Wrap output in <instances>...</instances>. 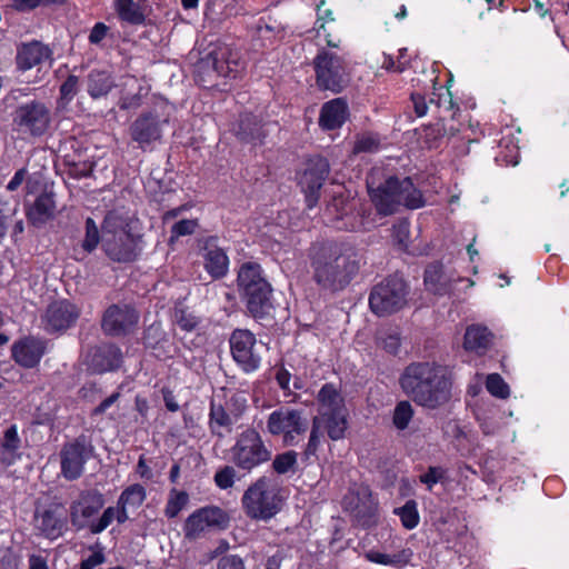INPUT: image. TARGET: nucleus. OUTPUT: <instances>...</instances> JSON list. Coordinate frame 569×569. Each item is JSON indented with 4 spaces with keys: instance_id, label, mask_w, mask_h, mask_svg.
<instances>
[{
    "instance_id": "nucleus-42",
    "label": "nucleus",
    "mask_w": 569,
    "mask_h": 569,
    "mask_svg": "<svg viewBox=\"0 0 569 569\" xmlns=\"http://www.w3.org/2000/svg\"><path fill=\"white\" fill-rule=\"evenodd\" d=\"M355 200H350L349 197H335L330 204L327 207V211L337 220L343 219L355 208Z\"/></svg>"
},
{
    "instance_id": "nucleus-21",
    "label": "nucleus",
    "mask_w": 569,
    "mask_h": 569,
    "mask_svg": "<svg viewBox=\"0 0 569 569\" xmlns=\"http://www.w3.org/2000/svg\"><path fill=\"white\" fill-rule=\"evenodd\" d=\"M138 322V313L129 306L110 307L102 320V328L106 333L120 336L128 333Z\"/></svg>"
},
{
    "instance_id": "nucleus-43",
    "label": "nucleus",
    "mask_w": 569,
    "mask_h": 569,
    "mask_svg": "<svg viewBox=\"0 0 569 569\" xmlns=\"http://www.w3.org/2000/svg\"><path fill=\"white\" fill-rule=\"evenodd\" d=\"M486 388L490 395L496 398L507 399L510 395V388L498 373L488 375L486 379Z\"/></svg>"
},
{
    "instance_id": "nucleus-34",
    "label": "nucleus",
    "mask_w": 569,
    "mask_h": 569,
    "mask_svg": "<svg viewBox=\"0 0 569 569\" xmlns=\"http://www.w3.org/2000/svg\"><path fill=\"white\" fill-rule=\"evenodd\" d=\"M37 528L49 539H57L63 532L64 521L52 510L43 511L37 519Z\"/></svg>"
},
{
    "instance_id": "nucleus-39",
    "label": "nucleus",
    "mask_w": 569,
    "mask_h": 569,
    "mask_svg": "<svg viewBox=\"0 0 569 569\" xmlns=\"http://www.w3.org/2000/svg\"><path fill=\"white\" fill-rule=\"evenodd\" d=\"M395 513L399 516L402 526L411 530L419 523L420 517L415 500H408L401 508L395 509Z\"/></svg>"
},
{
    "instance_id": "nucleus-59",
    "label": "nucleus",
    "mask_w": 569,
    "mask_h": 569,
    "mask_svg": "<svg viewBox=\"0 0 569 569\" xmlns=\"http://www.w3.org/2000/svg\"><path fill=\"white\" fill-rule=\"evenodd\" d=\"M42 4V0H12L11 7L17 11H29Z\"/></svg>"
},
{
    "instance_id": "nucleus-23",
    "label": "nucleus",
    "mask_w": 569,
    "mask_h": 569,
    "mask_svg": "<svg viewBox=\"0 0 569 569\" xmlns=\"http://www.w3.org/2000/svg\"><path fill=\"white\" fill-rule=\"evenodd\" d=\"M79 317L78 309L69 301H56L51 303L46 312V329L59 331L69 328Z\"/></svg>"
},
{
    "instance_id": "nucleus-64",
    "label": "nucleus",
    "mask_w": 569,
    "mask_h": 569,
    "mask_svg": "<svg viewBox=\"0 0 569 569\" xmlns=\"http://www.w3.org/2000/svg\"><path fill=\"white\" fill-rule=\"evenodd\" d=\"M400 347V340L397 336L391 335L383 340V348L390 352L396 353Z\"/></svg>"
},
{
    "instance_id": "nucleus-30",
    "label": "nucleus",
    "mask_w": 569,
    "mask_h": 569,
    "mask_svg": "<svg viewBox=\"0 0 569 569\" xmlns=\"http://www.w3.org/2000/svg\"><path fill=\"white\" fill-rule=\"evenodd\" d=\"M56 203L51 193L40 194L28 210V218L34 226H41L54 217Z\"/></svg>"
},
{
    "instance_id": "nucleus-53",
    "label": "nucleus",
    "mask_w": 569,
    "mask_h": 569,
    "mask_svg": "<svg viewBox=\"0 0 569 569\" xmlns=\"http://www.w3.org/2000/svg\"><path fill=\"white\" fill-rule=\"evenodd\" d=\"M78 78L74 76L68 77L60 88L61 98L70 101L77 93Z\"/></svg>"
},
{
    "instance_id": "nucleus-35",
    "label": "nucleus",
    "mask_w": 569,
    "mask_h": 569,
    "mask_svg": "<svg viewBox=\"0 0 569 569\" xmlns=\"http://www.w3.org/2000/svg\"><path fill=\"white\" fill-rule=\"evenodd\" d=\"M491 341V335L485 327L471 326L467 328L463 347L466 350L482 352Z\"/></svg>"
},
{
    "instance_id": "nucleus-18",
    "label": "nucleus",
    "mask_w": 569,
    "mask_h": 569,
    "mask_svg": "<svg viewBox=\"0 0 569 569\" xmlns=\"http://www.w3.org/2000/svg\"><path fill=\"white\" fill-rule=\"evenodd\" d=\"M227 522L224 511L218 507H204L191 513L184 523V535L189 539H196L207 530L221 527Z\"/></svg>"
},
{
    "instance_id": "nucleus-11",
    "label": "nucleus",
    "mask_w": 569,
    "mask_h": 569,
    "mask_svg": "<svg viewBox=\"0 0 569 569\" xmlns=\"http://www.w3.org/2000/svg\"><path fill=\"white\" fill-rule=\"evenodd\" d=\"M330 172L327 159L313 157L306 161L303 169L298 176V184L305 193L307 207L312 209L320 199V190Z\"/></svg>"
},
{
    "instance_id": "nucleus-33",
    "label": "nucleus",
    "mask_w": 569,
    "mask_h": 569,
    "mask_svg": "<svg viewBox=\"0 0 569 569\" xmlns=\"http://www.w3.org/2000/svg\"><path fill=\"white\" fill-rule=\"evenodd\" d=\"M20 445L21 440L18 435V428L16 425H12L4 431L1 440V462L7 466L12 465L18 457L17 451Z\"/></svg>"
},
{
    "instance_id": "nucleus-41",
    "label": "nucleus",
    "mask_w": 569,
    "mask_h": 569,
    "mask_svg": "<svg viewBox=\"0 0 569 569\" xmlns=\"http://www.w3.org/2000/svg\"><path fill=\"white\" fill-rule=\"evenodd\" d=\"M189 497L187 492L172 489L164 508V513L169 518H174L187 506Z\"/></svg>"
},
{
    "instance_id": "nucleus-51",
    "label": "nucleus",
    "mask_w": 569,
    "mask_h": 569,
    "mask_svg": "<svg viewBox=\"0 0 569 569\" xmlns=\"http://www.w3.org/2000/svg\"><path fill=\"white\" fill-rule=\"evenodd\" d=\"M86 229H87V233H86V239L83 241V248L87 251H91L97 247V244L99 242L98 227L91 218L87 219Z\"/></svg>"
},
{
    "instance_id": "nucleus-19",
    "label": "nucleus",
    "mask_w": 569,
    "mask_h": 569,
    "mask_svg": "<svg viewBox=\"0 0 569 569\" xmlns=\"http://www.w3.org/2000/svg\"><path fill=\"white\" fill-rule=\"evenodd\" d=\"M462 278L451 267L432 263L425 271V286L427 291L437 295H450L455 284Z\"/></svg>"
},
{
    "instance_id": "nucleus-20",
    "label": "nucleus",
    "mask_w": 569,
    "mask_h": 569,
    "mask_svg": "<svg viewBox=\"0 0 569 569\" xmlns=\"http://www.w3.org/2000/svg\"><path fill=\"white\" fill-rule=\"evenodd\" d=\"M47 352V341L37 337H24L12 345V359L23 368L36 367Z\"/></svg>"
},
{
    "instance_id": "nucleus-38",
    "label": "nucleus",
    "mask_w": 569,
    "mask_h": 569,
    "mask_svg": "<svg viewBox=\"0 0 569 569\" xmlns=\"http://www.w3.org/2000/svg\"><path fill=\"white\" fill-rule=\"evenodd\" d=\"M94 370L99 372L113 370L119 367L121 361V352L118 348L110 346L96 355Z\"/></svg>"
},
{
    "instance_id": "nucleus-46",
    "label": "nucleus",
    "mask_w": 569,
    "mask_h": 569,
    "mask_svg": "<svg viewBox=\"0 0 569 569\" xmlns=\"http://www.w3.org/2000/svg\"><path fill=\"white\" fill-rule=\"evenodd\" d=\"M365 558L370 562L383 566H398L399 563L406 565L409 561V556L400 559L399 556H391L375 550L366 552Z\"/></svg>"
},
{
    "instance_id": "nucleus-48",
    "label": "nucleus",
    "mask_w": 569,
    "mask_h": 569,
    "mask_svg": "<svg viewBox=\"0 0 569 569\" xmlns=\"http://www.w3.org/2000/svg\"><path fill=\"white\" fill-rule=\"evenodd\" d=\"M379 148V140L372 134L360 136L353 146V153L375 152Z\"/></svg>"
},
{
    "instance_id": "nucleus-60",
    "label": "nucleus",
    "mask_w": 569,
    "mask_h": 569,
    "mask_svg": "<svg viewBox=\"0 0 569 569\" xmlns=\"http://www.w3.org/2000/svg\"><path fill=\"white\" fill-rule=\"evenodd\" d=\"M27 173H28V171L26 168L19 169L14 173L12 179L8 182L7 189L9 191H16L22 184V182L26 180Z\"/></svg>"
},
{
    "instance_id": "nucleus-5",
    "label": "nucleus",
    "mask_w": 569,
    "mask_h": 569,
    "mask_svg": "<svg viewBox=\"0 0 569 569\" xmlns=\"http://www.w3.org/2000/svg\"><path fill=\"white\" fill-rule=\"evenodd\" d=\"M241 503L249 518L266 521L280 511L282 500L273 481L263 476L247 488Z\"/></svg>"
},
{
    "instance_id": "nucleus-54",
    "label": "nucleus",
    "mask_w": 569,
    "mask_h": 569,
    "mask_svg": "<svg viewBox=\"0 0 569 569\" xmlns=\"http://www.w3.org/2000/svg\"><path fill=\"white\" fill-rule=\"evenodd\" d=\"M109 27L103 22H98L93 26L89 34V42L91 44H99L108 34Z\"/></svg>"
},
{
    "instance_id": "nucleus-40",
    "label": "nucleus",
    "mask_w": 569,
    "mask_h": 569,
    "mask_svg": "<svg viewBox=\"0 0 569 569\" xmlns=\"http://www.w3.org/2000/svg\"><path fill=\"white\" fill-rule=\"evenodd\" d=\"M415 410L411 403L407 400L400 401L393 410V425L398 430H405L408 428Z\"/></svg>"
},
{
    "instance_id": "nucleus-62",
    "label": "nucleus",
    "mask_w": 569,
    "mask_h": 569,
    "mask_svg": "<svg viewBox=\"0 0 569 569\" xmlns=\"http://www.w3.org/2000/svg\"><path fill=\"white\" fill-rule=\"evenodd\" d=\"M291 375L286 369H280L276 373V380L281 389L287 390L289 389Z\"/></svg>"
},
{
    "instance_id": "nucleus-47",
    "label": "nucleus",
    "mask_w": 569,
    "mask_h": 569,
    "mask_svg": "<svg viewBox=\"0 0 569 569\" xmlns=\"http://www.w3.org/2000/svg\"><path fill=\"white\" fill-rule=\"evenodd\" d=\"M197 227L198 221L196 219H182L176 222L171 228L170 243L179 237L192 234Z\"/></svg>"
},
{
    "instance_id": "nucleus-44",
    "label": "nucleus",
    "mask_w": 569,
    "mask_h": 569,
    "mask_svg": "<svg viewBox=\"0 0 569 569\" xmlns=\"http://www.w3.org/2000/svg\"><path fill=\"white\" fill-rule=\"evenodd\" d=\"M232 425L230 416L226 412L221 405L211 403L210 408V426L212 431L219 428H228Z\"/></svg>"
},
{
    "instance_id": "nucleus-57",
    "label": "nucleus",
    "mask_w": 569,
    "mask_h": 569,
    "mask_svg": "<svg viewBox=\"0 0 569 569\" xmlns=\"http://www.w3.org/2000/svg\"><path fill=\"white\" fill-rule=\"evenodd\" d=\"M104 562V555L101 550L93 551L87 559L80 563V569H94Z\"/></svg>"
},
{
    "instance_id": "nucleus-12",
    "label": "nucleus",
    "mask_w": 569,
    "mask_h": 569,
    "mask_svg": "<svg viewBox=\"0 0 569 569\" xmlns=\"http://www.w3.org/2000/svg\"><path fill=\"white\" fill-rule=\"evenodd\" d=\"M230 348L234 361L246 371L257 370L261 362L260 349L254 335L246 329H237L230 337Z\"/></svg>"
},
{
    "instance_id": "nucleus-9",
    "label": "nucleus",
    "mask_w": 569,
    "mask_h": 569,
    "mask_svg": "<svg viewBox=\"0 0 569 569\" xmlns=\"http://www.w3.org/2000/svg\"><path fill=\"white\" fill-rule=\"evenodd\" d=\"M308 429V420L302 412L282 407L272 411L267 420V430L272 436H282L284 445L292 446Z\"/></svg>"
},
{
    "instance_id": "nucleus-37",
    "label": "nucleus",
    "mask_w": 569,
    "mask_h": 569,
    "mask_svg": "<svg viewBox=\"0 0 569 569\" xmlns=\"http://www.w3.org/2000/svg\"><path fill=\"white\" fill-rule=\"evenodd\" d=\"M113 81L104 71H92L88 77V92L93 98H100L111 90Z\"/></svg>"
},
{
    "instance_id": "nucleus-13",
    "label": "nucleus",
    "mask_w": 569,
    "mask_h": 569,
    "mask_svg": "<svg viewBox=\"0 0 569 569\" xmlns=\"http://www.w3.org/2000/svg\"><path fill=\"white\" fill-rule=\"evenodd\" d=\"M317 83L321 89L339 92L347 82L342 59L335 53L321 51L315 59Z\"/></svg>"
},
{
    "instance_id": "nucleus-17",
    "label": "nucleus",
    "mask_w": 569,
    "mask_h": 569,
    "mask_svg": "<svg viewBox=\"0 0 569 569\" xmlns=\"http://www.w3.org/2000/svg\"><path fill=\"white\" fill-rule=\"evenodd\" d=\"M169 122L168 116L148 112L138 117L130 127L131 138L140 147L158 141L162 137L163 127Z\"/></svg>"
},
{
    "instance_id": "nucleus-22",
    "label": "nucleus",
    "mask_w": 569,
    "mask_h": 569,
    "mask_svg": "<svg viewBox=\"0 0 569 569\" xmlns=\"http://www.w3.org/2000/svg\"><path fill=\"white\" fill-rule=\"evenodd\" d=\"M90 452L80 442L66 445L61 450V472L68 480H74L82 475L86 461Z\"/></svg>"
},
{
    "instance_id": "nucleus-3",
    "label": "nucleus",
    "mask_w": 569,
    "mask_h": 569,
    "mask_svg": "<svg viewBox=\"0 0 569 569\" xmlns=\"http://www.w3.org/2000/svg\"><path fill=\"white\" fill-rule=\"evenodd\" d=\"M370 199L379 214L389 216L398 211L401 206L418 209L425 204L422 193L415 188L410 178L399 179L388 177L382 183L375 187V174L367 180Z\"/></svg>"
},
{
    "instance_id": "nucleus-7",
    "label": "nucleus",
    "mask_w": 569,
    "mask_h": 569,
    "mask_svg": "<svg viewBox=\"0 0 569 569\" xmlns=\"http://www.w3.org/2000/svg\"><path fill=\"white\" fill-rule=\"evenodd\" d=\"M231 462L239 469L251 471L271 459V449L253 428L246 429L236 438L229 450Z\"/></svg>"
},
{
    "instance_id": "nucleus-61",
    "label": "nucleus",
    "mask_w": 569,
    "mask_h": 569,
    "mask_svg": "<svg viewBox=\"0 0 569 569\" xmlns=\"http://www.w3.org/2000/svg\"><path fill=\"white\" fill-rule=\"evenodd\" d=\"M412 102L415 106V111L418 117H423L427 113V104L425 98L420 94H412Z\"/></svg>"
},
{
    "instance_id": "nucleus-6",
    "label": "nucleus",
    "mask_w": 569,
    "mask_h": 569,
    "mask_svg": "<svg viewBox=\"0 0 569 569\" xmlns=\"http://www.w3.org/2000/svg\"><path fill=\"white\" fill-rule=\"evenodd\" d=\"M243 70V62L237 50L224 43L210 44L198 63V72L203 82L214 78L233 79Z\"/></svg>"
},
{
    "instance_id": "nucleus-50",
    "label": "nucleus",
    "mask_w": 569,
    "mask_h": 569,
    "mask_svg": "<svg viewBox=\"0 0 569 569\" xmlns=\"http://www.w3.org/2000/svg\"><path fill=\"white\" fill-rule=\"evenodd\" d=\"M174 319L177 326L187 332L194 330L198 326L197 317L186 310H176Z\"/></svg>"
},
{
    "instance_id": "nucleus-24",
    "label": "nucleus",
    "mask_w": 569,
    "mask_h": 569,
    "mask_svg": "<svg viewBox=\"0 0 569 569\" xmlns=\"http://www.w3.org/2000/svg\"><path fill=\"white\" fill-rule=\"evenodd\" d=\"M50 48L39 41L22 43L17 49L16 63L21 71L30 70L51 59Z\"/></svg>"
},
{
    "instance_id": "nucleus-28",
    "label": "nucleus",
    "mask_w": 569,
    "mask_h": 569,
    "mask_svg": "<svg viewBox=\"0 0 569 569\" xmlns=\"http://www.w3.org/2000/svg\"><path fill=\"white\" fill-rule=\"evenodd\" d=\"M323 4L325 0H321L317 6L318 19L315 23L316 37L318 39H323L327 46L337 48L339 46L340 39L336 32V20L330 9H326L323 11L321 10Z\"/></svg>"
},
{
    "instance_id": "nucleus-58",
    "label": "nucleus",
    "mask_w": 569,
    "mask_h": 569,
    "mask_svg": "<svg viewBox=\"0 0 569 569\" xmlns=\"http://www.w3.org/2000/svg\"><path fill=\"white\" fill-rule=\"evenodd\" d=\"M409 238V224L407 222H400L393 227V239L400 246H407Z\"/></svg>"
},
{
    "instance_id": "nucleus-45",
    "label": "nucleus",
    "mask_w": 569,
    "mask_h": 569,
    "mask_svg": "<svg viewBox=\"0 0 569 569\" xmlns=\"http://www.w3.org/2000/svg\"><path fill=\"white\" fill-rule=\"evenodd\" d=\"M297 456L295 451H286L277 455L272 461L273 470L279 475L289 472L297 463Z\"/></svg>"
},
{
    "instance_id": "nucleus-52",
    "label": "nucleus",
    "mask_w": 569,
    "mask_h": 569,
    "mask_svg": "<svg viewBox=\"0 0 569 569\" xmlns=\"http://www.w3.org/2000/svg\"><path fill=\"white\" fill-rule=\"evenodd\" d=\"M320 429H321V427L319 425V419L315 418L313 423H312V429L310 432V438H309V441H308V445L306 448L307 455L316 453L318 446L320 443V436H321Z\"/></svg>"
},
{
    "instance_id": "nucleus-16",
    "label": "nucleus",
    "mask_w": 569,
    "mask_h": 569,
    "mask_svg": "<svg viewBox=\"0 0 569 569\" xmlns=\"http://www.w3.org/2000/svg\"><path fill=\"white\" fill-rule=\"evenodd\" d=\"M345 506L362 526H372L377 521L378 502L369 487L359 486L345 498Z\"/></svg>"
},
{
    "instance_id": "nucleus-26",
    "label": "nucleus",
    "mask_w": 569,
    "mask_h": 569,
    "mask_svg": "<svg viewBox=\"0 0 569 569\" xmlns=\"http://www.w3.org/2000/svg\"><path fill=\"white\" fill-rule=\"evenodd\" d=\"M348 104L342 98H336L326 102L320 111L319 126L323 130L340 128L348 119Z\"/></svg>"
},
{
    "instance_id": "nucleus-2",
    "label": "nucleus",
    "mask_w": 569,
    "mask_h": 569,
    "mask_svg": "<svg viewBox=\"0 0 569 569\" xmlns=\"http://www.w3.org/2000/svg\"><path fill=\"white\" fill-rule=\"evenodd\" d=\"M402 391L418 406L436 409L451 397V379L448 369L435 362L409 365L400 380Z\"/></svg>"
},
{
    "instance_id": "nucleus-29",
    "label": "nucleus",
    "mask_w": 569,
    "mask_h": 569,
    "mask_svg": "<svg viewBox=\"0 0 569 569\" xmlns=\"http://www.w3.org/2000/svg\"><path fill=\"white\" fill-rule=\"evenodd\" d=\"M270 286L269 282L262 276V269L260 264L256 262L243 263L238 272V287L239 291H248L251 289Z\"/></svg>"
},
{
    "instance_id": "nucleus-14",
    "label": "nucleus",
    "mask_w": 569,
    "mask_h": 569,
    "mask_svg": "<svg viewBox=\"0 0 569 569\" xmlns=\"http://www.w3.org/2000/svg\"><path fill=\"white\" fill-rule=\"evenodd\" d=\"M13 122L22 133L40 136L49 126L50 113L44 104L29 102L16 110Z\"/></svg>"
},
{
    "instance_id": "nucleus-32",
    "label": "nucleus",
    "mask_w": 569,
    "mask_h": 569,
    "mask_svg": "<svg viewBox=\"0 0 569 569\" xmlns=\"http://www.w3.org/2000/svg\"><path fill=\"white\" fill-rule=\"evenodd\" d=\"M114 10L120 20L131 24H141L146 19L143 8L134 0H113Z\"/></svg>"
},
{
    "instance_id": "nucleus-31",
    "label": "nucleus",
    "mask_w": 569,
    "mask_h": 569,
    "mask_svg": "<svg viewBox=\"0 0 569 569\" xmlns=\"http://www.w3.org/2000/svg\"><path fill=\"white\" fill-rule=\"evenodd\" d=\"M318 401L319 416L345 410L343 399L336 387L331 383H327L320 389L318 393Z\"/></svg>"
},
{
    "instance_id": "nucleus-49",
    "label": "nucleus",
    "mask_w": 569,
    "mask_h": 569,
    "mask_svg": "<svg viewBox=\"0 0 569 569\" xmlns=\"http://www.w3.org/2000/svg\"><path fill=\"white\" fill-rule=\"evenodd\" d=\"M236 470L233 467L224 466L214 475V482L220 489H229L234 483Z\"/></svg>"
},
{
    "instance_id": "nucleus-1",
    "label": "nucleus",
    "mask_w": 569,
    "mask_h": 569,
    "mask_svg": "<svg viewBox=\"0 0 569 569\" xmlns=\"http://www.w3.org/2000/svg\"><path fill=\"white\" fill-rule=\"evenodd\" d=\"M315 282L323 289L345 288L359 270V259L352 248L333 242H316L308 250Z\"/></svg>"
},
{
    "instance_id": "nucleus-56",
    "label": "nucleus",
    "mask_w": 569,
    "mask_h": 569,
    "mask_svg": "<svg viewBox=\"0 0 569 569\" xmlns=\"http://www.w3.org/2000/svg\"><path fill=\"white\" fill-rule=\"evenodd\" d=\"M217 569H244V563L240 557L230 555L219 560Z\"/></svg>"
},
{
    "instance_id": "nucleus-25",
    "label": "nucleus",
    "mask_w": 569,
    "mask_h": 569,
    "mask_svg": "<svg viewBox=\"0 0 569 569\" xmlns=\"http://www.w3.org/2000/svg\"><path fill=\"white\" fill-rule=\"evenodd\" d=\"M202 258L203 267L212 278L219 279L227 274L229 268L228 256L217 246L214 239L204 241Z\"/></svg>"
},
{
    "instance_id": "nucleus-36",
    "label": "nucleus",
    "mask_w": 569,
    "mask_h": 569,
    "mask_svg": "<svg viewBox=\"0 0 569 569\" xmlns=\"http://www.w3.org/2000/svg\"><path fill=\"white\" fill-rule=\"evenodd\" d=\"M316 418L319 419L320 426L322 423L325 425L328 431V436L332 440H339L343 438L345 431L347 429L346 410H340L329 415H320Z\"/></svg>"
},
{
    "instance_id": "nucleus-8",
    "label": "nucleus",
    "mask_w": 569,
    "mask_h": 569,
    "mask_svg": "<svg viewBox=\"0 0 569 569\" xmlns=\"http://www.w3.org/2000/svg\"><path fill=\"white\" fill-rule=\"evenodd\" d=\"M409 288L403 279L391 277L376 284L369 296L371 311L385 317L403 309L408 303Z\"/></svg>"
},
{
    "instance_id": "nucleus-27",
    "label": "nucleus",
    "mask_w": 569,
    "mask_h": 569,
    "mask_svg": "<svg viewBox=\"0 0 569 569\" xmlns=\"http://www.w3.org/2000/svg\"><path fill=\"white\" fill-rule=\"evenodd\" d=\"M248 311L254 318H263L271 309V287L266 286L240 292Z\"/></svg>"
},
{
    "instance_id": "nucleus-10",
    "label": "nucleus",
    "mask_w": 569,
    "mask_h": 569,
    "mask_svg": "<svg viewBox=\"0 0 569 569\" xmlns=\"http://www.w3.org/2000/svg\"><path fill=\"white\" fill-rule=\"evenodd\" d=\"M104 500L101 493L87 491L80 495L78 500L70 507L71 523L78 529H89L91 533H101L104 529H98V523L104 518V512L100 518L94 516L102 509Z\"/></svg>"
},
{
    "instance_id": "nucleus-4",
    "label": "nucleus",
    "mask_w": 569,
    "mask_h": 569,
    "mask_svg": "<svg viewBox=\"0 0 569 569\" xmlns=\"http://www.w3.org/2000/svg\"><path fill=\"white\" fill-rule=\"evenodd\" d=\"M133 221L117 211L109 212L102 228V247L114 261H132L138 256L139 237L134 236Z\"/></svg>"
},
{
    "instance_id": "nucleus-55",
    "label": "nucleus",
    "mask_w": 569,
    "mask_h": 569,
    "mask_svg": "<svg viewBox=\"0 0 569 569\" xmlns=\"http://www.w3.org/2000/svg\"><path fill=\"white\" fill-rule=\"evenodd\" d=\"M442 475L443 471L440 468L430 467L426 473L420 476V481L431 489L442 478Z\"/></svg>"
},
{
    "instance_id": "nucleus-15",
    "label": "nucleus",
    "mask_w": 569,
    "mask_h": 569,
    "mask_svg": "<svg viewBox=\"0 0 569 569\" xmlns=\"http://www.w3.org/2000/svg\"><path fill=\"white\" fill-rule=\"evenodd\" d=\"M146 499V490L141 485H132L120 495L116 507L104 510V518L98 523V529H107L112 521L123 523L129 519L128 509L140 507Z\"/></svg>"
},
{
    "instance_id": "nucleus-63",
    "label": "nucleus",
    "mask_w": 569,
    "mask_h": 569,
    "mask_svg": "<svg viewBox=\"0 0 569 569\" xmlns=\"http://www.w3.org/2000/svg\"><path fill=\"white\" fill-rule=\"evenodd\" d=\"M29 569H49L47 559L42 556L31 555L29 557Z\"/></svg>"
}]
</instances>
